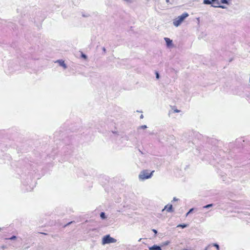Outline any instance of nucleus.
<instances>
[{"label":"nucleus","instance_id":"19","mask_svg":"<svg viewBox=\"0 0 250 250\" xmlns=\"http://www.w3.org/2000/svg\"><path fill=\"white\" fill-rule=\"evenodd\" d=\"M82 57H83V58H84V59H86V55H84V54H82Z\"/></svg>","mask_w":250,"mask_h":250},{"label":"nucleus","instance_id":"10","mask_svg":"<svg viewBox=\"0 0 250 250\" xmlns=\"http://www.w3.org/2000/svg\"><path fill=\"white\" fill-rule=\"evenodd\" d=\"M100 216L103 219L105 218V215L104 212H101L100 214Z\"/></svg>","mask_w":250,"mask_h":250},{"label":"nucleus","instance_id":"2","mask_svg":"<svg viewBox=\"0 0 250 250\" xmlns=\"http://www.w3.org/2000/svg\"><path fill=\"white\" fill-rule=\"evenodd\" d=\"M154 172V171L153 170L150 173H149L147 170H143L141 172L139 177L140 179L143 180L148 179L152 176Z\"/></svg>","mask_w":250,"mask_h":250},{"label":"nucleus","instance_id":"9","mask_svg":"<svg viewBox=\"0 0 250 250\" xmlns=\"http://www.w3.org/2000/svg\"><path fill=\"white\" fill-rule=\"evenodd\" d=\"M211 0H204L203 1V3L205 4H210L211 3Z\"/></svg>","mask_w":250,"mask_h":250},{"label":"nucleus","instance_id":"7","mask_svg":"<svg viewBox=\"0 0 250 250\" xmlns=\"http://www.w3.org/2000/svg\"><path fill=\"white\" fill-rule=\"evenodd\" d=\"M149 250H161V248L158 246L154 245L152 247L149 248Z\"/></svg>","mask_w":250,"mask_h":250},{"label":"nucleus","instance_id":"14","mask_svg":"<svg viewBox=\"0 0 250 250\" xmlns=\"http://www.w3.org/2000/svg\"><path fill=\"white\" fill-rule=\"evenodd\" d=\"M16 239V236H13L12 237L9 238H7V239H10V240H15Z\"/></svg>","mask_w":250,"mask_h":250},{"label":"nucleus","instance_id":"5","mask_svg":"<svg viewBox=\"0 0 250 250\" xmlns=\"http://www.w3.org/2000/svg\"><path fill=\"white\" fill-rule=\"evenodd\" d=\"M164 39L168 47L171 46L172 45V41L171 40L168 38H165Z\"/></svg>","mask_w":250,"mask_h":250},{"label":"nucleus","instance_id":"13","mask_svg":"<svg viewBox=\"0 0 250 250\" xmlns=\"http://www.w3.org/2000/svg\"><path fill=\"white\" fill-rule=\"evenodd\" d=\"M220 2L222 3H225V4H227L228 3L227 0H221Z\"/></svg>","mask_w":250,"mask_h":250},{"label":"nucleus","instance_id":"1","mask_svg":"<svg viewBox=\"0 0 250 250\" xmlns=\"http://www.w3.org/2000/svg\"><path fill=\"white\" fill-rule=\"evenodd\" d=\"M188 16V14L187 13H183L180 16H179L177 18L175 19L173 21V24L175 26H179L182 21Z\"/></svg>","mask_w":250,"mask_h":250},{"label":"nucleus","instance_id":"18","mask_svg":"<svg viewBox=\"0 0 250 250\" xmlns=\"http://www.w3.org/2000/svg\"><path fill=\"white\" fill-rule=\"evenodd\" d=\"M156 78H157V79H158V78H159V75L158 73V72H156Z\"/></svg>","mask_w":250,"mask_h":250},{"label":"nucleus","instance_id":"15","mask_svg":"<svg viewBox=\"0 0 250 250\" xmlns=\"http://www.w3.org/2000/svg\"><path fill=\"white\" fill-rule=\"evenodd\" d=\"M193 210V208L190 209L189 211L186 214V216H187Z\"/></svg>","mask_w":250,"mask_h":250},{"label":"nucleus","instance_id":"20","mask_svg":"<svg viewBox=\"0 0 250 250\" xmlns=\"http://www.w3.org/2000/svg\"><path fill=\"white\" fill-rule=\"evenodd\" d=\"M152 231H153L155 234H156V233H157V230H156V229H152Z\"/></svg>","mask_w":250,"mask_h":250},{"label":"nucleus","instance_id":"4","mask_svg":"<svg viewBox=\"0 0 250 250\" xmlns=\"http://www.w3.org/2000/svg\"><path fill=\"white\" fill-rule=\"evenodd\" d=\"M166 210L167 212H172V206L170 204H168L165 207V208L163 209V211Z\"/></svg>","mask_w":250,"mask_h":250},{"label":"nucleus","instance_id":"6","mask_svg":"<svg viewBox=\"0 0 250 250\" xmlns=\"http://www.w3.org/2000/svg\"><path fill=\"white\" fill-rule=\"evenodd\" d=\"M57 62H58L60 64V65L62 66L64 69L66 68V65L65 63H64V61L63 60H58L57 61Z\"/></svg>","mask_w":250,"mask_h":250},{"label":"nucleus","instance_id":"12","mask_svg":"<svg viewBox=\"0 0 250 250\" xmlns=\"http://www.w3.org/2000/svg\"><path fill=\"white\" fill-rule=\"evenodd\" d=\"M187 226V225L184 224V225H179L177 227H181L182 228H186Z\"/></svg>","mask_w":250,"mask_h":250},{"label":"nucleus","instance_id":"22","mask_svg":"<svg viewBox=\"0 0 250 250\" xmlns=\"http://www.w3.org/2000/svg\"><path fill=\"white\" fill-rule=\"evenodd\" d=\"M173 200H174V201H177V199H176V198H175V197H174V198H173Z\"/></svg>","mask_w":250,"mask_h":250},{"label":"nucleus","instance_id":"21","mask_svg":"<svg viewBox=\"0 0 250 250\" xmlns=\"http://www.w3.org/2000/svg\"><path fill=\"white\" fill-rule=\"evenodd\" d=\"M174 112H180V110H178V109L174 110Z\"/></svg>","mask_w":250,"mask_h":250},{"label":"nucleus","instance_id":"23","mask_svg":"<svg viewBox=\"0 0 250 250\" xmlns=\"http://www.w3.org/2000/svg\"><path fill=\"white\" fill-rule=\"evenodd\" d=\"M72 223V222L68 223L67 224V225H68L70 224V223Z\"/></svg>","mask_w":250,"mask_h":250},{"label":"nucleus","instance_id":"11","mask_svg":"<svg viewBox=\"0 0 250 250\" xmlns=\"http://www.w3.org/2000/svg\"><path fill=\"white\" fill-rule=\"evenodd\" d=\"M213 246L216 247L217 250H219V245L218 244H213Z\"/></svg>","mask_w":250,"mask_h":250},{"label":"nucleus","instance_id":"17","mask_svg":"<svg viewBox=\"0 0 250 250\" xmlns=\"http://www.w3.org/2000/svg\"><path fill=\"white\" fill-rule=\"evenodd\" d=\"M141 128L145 129L146 128V125H142L140 127Z\"/></svg>","mask_w":250,"mask_h":250},{"label":"nucleus","instance_id":"16","mask_svg":"<svg viewBox=\"0 0 250 250\" xmlns=\"http://www.w3.org/2000/svg\"><path fill=\"white\" fill-rule=\"evenodd\" d=\"M212 206V204H209V205H207V206H205V207H204V208H209V207H211Z\"/></svg>","mask_w":250,"mask_h":250},{"label":"nucleus","instance_id":"3","mask_svg":"<svg viewBox=\"0 0 250 250\" xmlns=\"http://www.w3.org/2000/svg\"><path fill=\"white\" fill-rule=\"evenodd\" d=\"M116 242V240L111 237L109 235H106L104 236L102 240L103 244L115 243Z\"/></svg>","mask_w":250,"mask_h":250},{"label":"nucleus","instance_id":"8","mask_svg":"<svg viewBox=\"0 0 250 250\" xmlns=\"http://www.w3.org/2000/svg\"><path fill=\"white\" fill-rule=\"evenodd\" d=\"M212 6L213 7H220V8H225L224 6L220 5L219 2H214V5H212Z\"/></svg>","mask_w":250,"mask_h":250}]
</instances>
